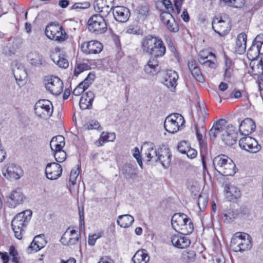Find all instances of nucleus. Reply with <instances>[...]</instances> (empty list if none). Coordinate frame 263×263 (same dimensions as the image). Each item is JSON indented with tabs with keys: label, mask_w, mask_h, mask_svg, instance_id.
<instances>
[{
	"label": "nucleus",
	"mask_w": 263,
	"mask_h": 263,
	"mask_svg": "<svg viewBox=\"0 0 263 263\" xmlns=\"http://www.w3.org/2000/svg\"><path fill=\"white\" fill-rule=\"evenodd\" d=\"M174 229L181 234H190L194 230L193 223L187 216L183 213L175 214L171 220Z\"/></svg>",
	"instance_id": "nucleus-1"
},
{
	"label": "nucleus",
	"mask_w": 263,
	"mask_h": 263,
	"mask_svg": "<svg viewBox=\"0 0 263 263\" xmlns=\"http://www.w3.org/2000/svg\"><path fill=\"white\" fill-rule=\"evenodd\" d=\"M32 214L31 210H25L17 214L12 219L11 226L15 236L18 239L22 238V233L30 220Z\"/></svg>",
	"instance_id": "nucleus-2"
},
{
	"label": "nucleus",
	"mask_w": 263,
	"mask_h": 263,
	"mask_svg": "<svg viewBox=\"0 0 263 263\" xmlns=\"http://www.w3.org/2000/svg\"><path fill=\"white\" fill-rule=\"evenodd\" d=\"M215 170L223 176H233L236 173V165L232 160L225 155L215 157L213 161Z\"/></svg>",
	"instance_id": "nucleus-3"
},
{
	"label": "nucleus",
	"mask_w": 263,
	"mask_h": 263,
	"mask_svg": "<svg viewBox=\"0 0 263 263\" xmlns=\"http://www.w3.org/2000/svg\"><path fill=\"white\" fill-rule=\"evenodd\" d=\"M230 246L236 252L247 251L252 247L251 237L248 234L237 232L232 237Z\"/></svg>",
	"instance_id": "nucleus-4"
},
{
	"label": "nucleus",
	"mask_w": 263,
	"mask_h": 263,
	"mask_svg": "<svg viewBox=\"0 0 263 263\" xmlns=\"http://www.w3.org/2000/svg\"><path fill=\"white\" fill-rule=\"evenodd\" d=\"M184 123L185 120L181 115L174 113L166 117L164 127L166 132H178L183 129Z\"/></svg>",
	"instance_id": "nucleus-5"
},
{
	"label": "nucleus",
	"mask_w": 263,
	"mask_h": 263,
	"mask_svg": "<svg viewBox=\"0 0 263 263\" xmlns=\"http://www.w3.org/2000/svg\"><path fill=\"white\" fill-rule=\"evenodd\" d=\"M87 27L90 32L95 34L104 33L107 29L105 19L95 14L89 19Z\"/></svg>",
	"instance_id": "nucleus-6"
},
{
	"label": "nucleus",
	"mask_w": 263,
	"mask_h": 263,
	"mask_svg": "<svg viewBox=\"0 0 263 263\" xmlns=\"http://www.w3.org/2000/svg\"><path fill=\"white\" fill-rule=\"evenodd\" d=\"M34 112L39 118L46 120L51 116L53 112L52 103L48 100H41L34 105Z\"/></svg>",
	"instance_id": "nucleus-7"
},
{
	"label": "nucleus",
	"mask_w": 263,
	"mask_h": 263,
	"mask_svg": "<svg viewBox=\"0 0 263 263\" xmlns=\"http://www.w3.org/2000/svg\"><path fill=\"white\" fill-rule=\"evenodd\" d=\"M45 34L49 39L59 42H62L67 38V34L62 27L53 23L47 26Z\"/></svg>",
	"instance_id": "nucleus-8"
},
{
	"label": "nucleus",
	"mask_w": 263,
	"mask_h": 263,
	"mask_svg": "<svg viewBox=\"0 0 263 263\" xmlns=\"http://www.w3.org/2000/svg\"><path fill=\"white\" fill-rule=\"evenodd\" d=\"M3 176L9 180H18L24 175L22 167L14 163L6 165L2 170Z\"/></svg>",
	"instance_id": "nucleus-9"
},
{
	"label": "nucleus",
	"mask_w": 263,
	"mask_h": 263,
	"mask_svg": "<svg viewBox=\"0 0 263 263\" xmlns=\"http://www.w3.org/2000/svg\"><path fill=\"white\" fill-rule=\"evenodd\" d=\"M239 146L249 153H256L261 149V146L254 138L245 136L239 140Z\"/></svg>",
	"instance_id": "nucleus-10"
},
{
	"label": "nucleus",
	"mask_w": 263,
	"mask_h": 263,
	"mask_svg": "<svg viewBox=\"0 0 263 263\" xmlns=\"http://www.w3.org/2000/svg\"><path fill=\"white\" fill-rule=\"evenodd\" d=\"M47 82L45 87L52 95L58 96L63 92V83L58 77L52 76L47 80Z\"/></svg>",
	"instance_id": "nucleus-11"
},
{
	"label": "nucleus",
	"mask_w": 263,
	"mask_h": 263,
	"mask_svg": "<svg viewBox=\"0 0 263 263\" xmlns=\"http://www.w3.org/2000/svg\"><path fill=\"white\" fill-rule=\"evenodd\" d=\"M81 48L82 52L86 54H97L103 50V46L99 41H91L83 43Z\"/></svg>",
	"instance_id": "nucleus-12"
},
{
	"label": "nucleus",
	"mask_w": 263,
	"mask_h": 263,
	"mask_svg": "<svg viewBox=\"0 0 263 263\" xmlns=\"http://www.w3.org/2000/svg\"><path fill=\"white\" fill-rule=\"evenodd\" d=\"M26 197L21 189H17L11 192L7 199L8 206L10 208H15L17 205L22 204Z\"/></svg>",
	"instance_id": "nucleus-13"
},
{
	"label": "nucleus",
	"mask_w": 263,
	"mask_h": 263,
	"mask_svg": "<svg viewBox=\"0 0 263 263\" xmlns=\"http://www.w3.org/2000/svg\"><path fill=\"white\" fill-rule=\"evenodd\" d=\"M172 157L170 149L167 145L163 144L160 146L158 161L163 168L166 169L170 166Z\"/></svg>",
	"instance_id": "nucleus-14"
},
{
	"label": "nucleus",
	"mask_w": 263,
	"mask_h": 263,
	"mask_svg": "<svg viewBox=\"0 0 263 263\" xmlns=\"http://www.w3.org/2000/svg\"><path fill=\"white\" fill-rule=\"evenodd\" d=\"M62 173V166L58 163L51 162L47 164L45 173L48 179L55 180L61 176Z\"/></svg>",
	"instance_id": "nucleus-15"
},
{
	"label": "nucleus",
	"mask_w": 263,
	"mask_h": 263,
	"mask_svg": "<svg viewBox=\"0 0 263 263\" xmlns=\"http://www.w3.org/2000/svg\"><path fill=\"white\" fill-rule=\"evenodd\" d=\"M113 15L117 21L125 23L128 20L130 12L129 9L127 7L118 6L113 8Z\"/></svg>",
	"instance_id": "nucleus-16"
},
{
	"label": "nucleus",
	"mask_w": 263,
	"mask_h": 263,
	"mask_svg": "<svg viewBox=\"0 0 263 263\" xmlns=\"http://www.w3.org/2000/svg\"><path fill=\"white\" fill-rule=\"evenodd\" d=\"M79 233L74 230L68 229L61 238V242L64 245H73L79 240Z\"/></svg>",
	"instance_id": "nucleus-17"
},
{
	"label": "nucleus",
	"mask_w": 263,
	"mask_h": 263,
	"mask_svg": "<svg viewBox=\"0 0 263 263\" xmlns=\"http://www.w3.org/2000/svg\"><path fill=\"white\" fill-rule=\"evenodd\" d=\"M95 97V93L91 91L83 93L79 101L80 108L83 110L91 109Z\"/></svg>",
	"instance_id": "nucleus-18"
},
{
	"label": "nucleus",
	"mask_w": 263,
	"mask_h": 263,
	"mask_svg": "<svg viewBox=\"0 0 263 263\" xmlns=\"http://www.w3.org/2000/svg\"><path fill=\"white\" fill-rule=\"evenodd\" d=\"M27 60L32 65L36 67L45 66L46 62L44 57L40 53L32 51L27 55Z\"/></svg>",
	"instance_id": "nucleus-19"
},
{
	"label": "nucleus",
	"mask_w": 263,
	"mask_h": 263,
	"mask_svg": "<svg viewBox=\"0 0 263 263\" xmlns=\"http://www.w3.org/2000/svg\"><path fill=\"white\" fill-rule=\"evenodd\" d=\"M94 8L96 12L99 13V14H96V15H100L103 18L107 16L110 11H112L113 12V8L114 7L111 6V7L107 5H103V0H96L94 3Z\"/></svg>",
	"instance_id": "nucleus-20"
},
{
	"label": "nucleus",
	"mask_w": 263,
	"mask_h": 263,
	"mask_svg": "<svg viewBox=\"0 0 263 263\" xmlns=\"http://www.w3.org/2000/svg\"><path fill=\"white\" fill-rule=\"evenodd\" d=\"M47 241H46L44 234H40L36 236L29 247L28 248V252L30 253L32 251L37 252L44 248Z\"/></svg>",
	"instance_id": "nucleus-21"
},
{
	"label": "nucleus",
	"mask_w": 263,
	"mask_h": 263,
	"mask_svg": "<svg viewBox=\"0 0 263 263\" xmlns=\"http://www.w3.org/2000/svg\"><path fill=\"white\" fill-rule=\"evenodd\" d=\"M178 75L175 71L169 70L167 71L165 77L164 84L172 91H174L177 86Z\"/></svg>",
	"instance_id": "nucleus-22"
},
{
	"label": "nucleus",
	"mask_w": 263,
	"mask_h": 263,
	"mask_svg": "<svg viewBox=\"0 0 263 263\" xmlns=\"http://www.w3.org/2000/svg\"><path fill=\"white\" fill-rule=\"evenodd\" d=\"M165 51L166 48L163 41L158 38L149 54L152 56V58L157 59L159 57H163L165 53Z\"/></svg>",
	"instance_id": "nucleus-23"
},
{
	"label": "nucleus",
	"mask_w": 263,
	"mask_h": 263,
	"mask_svg": "<svg viewBox=\"0 0 263 263\" xmlns=\"http://www.w3.org/2000/svg\"><path fill=\"white\" fill-rule=\"evenodd\" d=\"M144 71L147 74L152 76L158 73L160 71L158 60L154 58H151L144 66Z\"/></svg>",
	"instance_id": "nucleus-24"
},
{
	"label": "nucleus",
	"mask_w": 263,
	"mask_h": 263,
	"mask_svg": "<svg viewBox=\"0 0 263 263\" xmlns=\"http://www.w3.org/2000/svg\"><path fill=\"white\" fill-rule=\"evenodd\" d=\"M224 191L226 197L229 201L238 199L241 195L239 189L231 184L224 185Z\"/></svg>",
	"instance_id": "nucleus-25"
},
{
	"label": "nucleus",
	"mask_w": 263,
	"mask_h": 263,
	"mask_svg": "<svg viewBox=\"0 0 263 263\" xmlns=\"http://www.w3.org/2000/svg\"><path fill=\"white\" fill-rule=\"evenodd\" d=\"M185 235H175L172 238V242L176 248L184 249L189 247L191 243L189 238Z\"/></svg>",
	"instance_id": "nucleus-26"
},
{
	"label": "nucleus",
	"mask_w": 263,
	"mask_h": 263,
	"mask_svg": "<svg viewBox=\"0 0 263 263\" xmlns=\"http://www.w3.org/2000/svg\"><path fill=\"white\" fill-rule=\"evenodd\" d=\"M157 39L158 37L151 35L145 36L141 42L142 49L143 52L149 54Z\"/></svg>",
	"instance_id": "nucleus-27"
},
{
	"label": "nucleus",
	"mask_w": 263,
	"mask_h": 263,
	"mask_svg": "<svg viewBox=\"0 0 263 263\" xmlns=\"http://www.w3.org/2000/svg\"><path fill=\"white\" fill-rule=\"evenodd\" d=\"M122 172L126 179L134 180L138 177L136 168L131 163L125 164L122 167Z\"/></svg>",
	"instance_id": "nucleus-28"
},
{
	"label": "nucleus",
	"mask_w": 263,
	"mask_h": 263,
	"mask_svg": "<svg viewBox=\"0 0 263 263\" xmlns=\"http://www.w3.org/2000/svg\"><path fill=\"white\" fill-rule=\"evenodd\" d=\"M188 67L192 74V76L196 80L199 82H203L204 81L203 77L195 60H192L189 62L188 63Z\"/></svg>",
	"instance_id": "nucleus-29"
},
{
	"label": "nucleus",
	"mask_w": 263,
	"mask_h": 263,
	"mask_svg": "<svg viewBox=\"0 0 263 263\" xmlns=\"http://www.w3.org/2000/svg\"><path fill=\"white\" fill-rule=\"evenodd\" d=\"M134 263H147L149 260L147 251L145 249L139 250L132 258Z\"/></svg>",
	"instance_id": "nucleus-30"
},
{
	"label": "nucleus",
	"mask_w": 263,
	"mask_h": 263,
	"mask_svg": "<svg viewBox=\"0 0 263 263\" xmlns=\"http://www.w3.org/2000/svg\"><path fill=\"white\" fill-rule=\"evenodd\" d=\"M255 127V122L250 118H246L240 123L238 132H253Z\"/></svg>",
	"instance_id": "nucleus-31"
},
{
	"label": "nucleus",
	"mask_w": 263,
	"mask_h": 263,
	"mask_svg": "<svg viewBox=\"0 0 263 263\" xmlns=\"http://www.w3.org/2000/svg\"><path fill=\"white\" fill-rule=\"evenodd\" d=\"M221 139L226 144L232 146L236 143L238 139V133H223Z\"/></svg>",
	"instance_id": "nucleus-32"
},
{
	"label": "nucleus",
	"mask_w": 263,
	"mask_h": 263,
	"mask_svg": "<svg viewBox=\"0 0 263 263\" xmlns=\"http://www.w3.org/2000/svg\"><path fill=\"white\" fill-rule=\"evenodd\" d=\"M65 144V138L63 136L58 135L52 138L50 143V147L52 151L63 148Z\"/></svg>",
	"instance_id": "nucleus-33"
},
{
	"label": "nucleus",
	"mask_w": 263,
	"mask_h": 263,
	"mask_svg": "<svg viewBox=\"0 0 263 263\" xmlns=\"http://www.w3.org/2000/svg\"><path fill=\"white\" fill-rule=\"evenodd\" d=\"M134 221V217L129 214L120 215L118 217L117 219L118 224L121 227L124 228L130 227Z\"/></svg>",
	"instance_id": "nucleus-34"
},
{
	"label": "nucleus",
	"mask_w": 263,
	"mask_h": 263,
	"mask_svg": "<svg viewBox=\"0 0 263 263\" xmlns=\"http://www.w3.org/2000/svg\"><path fill=\"white\" fill-rule=\"evenodd\" d=\"M247 35L244 33H240L236 39L237 51L239 53L245 52L246 48Z\"/></svg>",
	"instance_id": "nucleus-35"
},
{
	"label": "nucleus",
	"mask_w": 263,
	"mask_h": 263,
	"mask_svg": "<svg viewBox=\"0 0 263 263\" xmlns=\"http://www.w3.org/2000/svg\"><path fill=\"white\" fill-rule=\"evenodd\" d=\"M115 139V133H102L100 138L95 142V144L97 146H101L103 143L114 141Z\"/></svg>",
	"instance_id": "nucleus-36"
},
{
	"label": "nucleus",
	"mask_w": 263,
	"mask_h": 263,
	"mask_svg": "<svg viewBox=\"0 0 263 263\" xmlns=\"http://www.w3.org/2000/svg\"><path fill=\"white\" fill-rule=\"evenodd\" d=\"M194 129L195 132H207L205 127V116H200L198 115L197 121H194Z\"/></svg>",
	"instance_id": "nucleus-37"
},
{
	"label": "nucleus",
	"mask_w": 263,
	"mask_h": 263,
	"mask_svg": "<svg viewBox=\"0 0 263 263\" xmlns=\"http://www.w3.org/2000/svg\"><path fill=\"white\" fill-rule=\"evenodd\" d=\"M237 211L233 209H228L223 211V221L226 223H230L238 218Z\"/></svg>",
	"instance_id": "nucleus-38"
},
{
	"label": "nucleus",
	"mask_w": 263,
	"mask_h": 263,
	"mask_svg": "<svg viewBox=\"0 0 263 263\" xmlns=\"http://www.w3.org/2000/svg\"><path fill=\"white\" fill-rule=\"evenodd\" d=\"M227 121L224 119H220L214 123L212 127L209 132H212L214 130L215 132H223L226 130V126Z\"/></svg>",
	"instance_id": "nucleus-39"
},
{
	"label": "nucleus",
	"mask_w": 263,
	"mask_h": 263,
	"mask_svg": "<svg viewBox=\"0 0 263 263\" xmlns=\"http://www.w3.org/2000/svg\"><path fill=\"white\" fill-rule=\"evenodd\" d=\"M145 154L148 158L147 161L153 160L155 162H157L159 155V147L156 149L154 148L153 146H151L146 152Z\"/></svg>",
	"instance_id": "nucleus-40"
},
{
	"label": "nucleus",
	"mask_w": 263,
	"mask_h": 263,
	"mask_svg": "<svg viewBox=\"0 0 263 263\" xmlns=\"http://www.w3.org/2000/svg\"><path fill=\"white\" fill-rule=\"evenodd\" d=\"M55 161L58 163L63 162L66 158V153L63 148L52 150Z\"/></svg>",
	"instance_id": "nucleus-41"
},
{
	"label": "nucleus",
	"mask_w": 263,
	"mask_h": 263,
	"mask_svg": "<svg viewBox=\"0 0 263 263\" xmlns=\"http://www.w3.org/2000/svg\"><path fill=\"white\" fill-rule=\"evenodd\" d=\"M84 130H101L102 128L97 120H91L88 123L85 124L83 126Z\"/></svg>",
	"instance_id": "nucleus-42"
},
{
	"label": "nucleus",
	"mask_w": 263,
	"mask_h": 263,
	"mask_svg": "<svg viewBox=\"0 0 263 263\" xmlns=\"http://www.w3.org/2000/svg\"><path fill=\"white\" fill-rule=\"evenodd\" d=\"M90 68V66L87 63H78L74 68V75L78 77L80 73Z\"/></svg>",
	"instance_id": "nucleus-43"
},
{
	"label": "nucleus",
	"mask_w": 263,
	"mask_h": 263,
	"mask_svg": "<svg viewBox=\"0 0 263 263\" xmlns=\"http://www.w3.org/2000/svg\"><path fill=\"white\" fill-rule=\"evenodd\" d=\"M225 22L224 21L216 18L212 22V28L215 32L221 34L220 31L222 30V28Z\"/></svg>",
	"instance_id": "nucleus-44"
},
{
	"label": "nucleus",
	"mask_w": 263,
	"mask_h": 263,
	"mask_svg": "<svg viewBox=\"0 0 263 263\" xmlns=\"http://www.w3.org/2000/svg\"><path fill=\"white\" fill-rule=\"evenodd\" d=\"M204 51H201L199 53V62L202 64L208 65V66L212 67L214 65V63L211 60H207L208 55H206Z\"/></svg>",
	"instance_id": "nucleus-45"
},
{
	"label": "nucleus",
	"mask_w": 263,
	"mask_h": 263,
	"mask_svg": "<svg viewBox=\"0 0 263 263\" xmlns=\"http://www.w3.org/2000/svg\"><path fill=\"white\" fill-rule=\"evenodd\" d=\"M208 198L205 195H200L198 199V205L200 211H204L206 207Z\"/></svg>",
	"instance_id": "nucleus-46"
},
{
	"label": "nucleus",
	"mask_w": 263,
	"mask_h": 263,
	"mask_svg": "<svg viewBox=\"0 0 263 263\" xmlns=\"http://www.w3.org/2000/svg\"><path fill=\"white\" fill-rule=\"evenodd\" d=\"M14 76L16 81H22L27 76V73L25 69L22 68H17L16 70H14Z\"/></svg>",
	"instance_id": "nucleus-47"
},
{
	"label": "nucleus",
	"mask_w": 263,
	"mask_h": 263,
	"mask_svg": "<svg viewBox=\"0 0 263 263\" xmlns=\"http://www.w3.org/2000/svg\"><path fill=\"white\" fill-rule=\"evenodd\" d=\"M95 78V75L94 73L90 72L87 77L84 79V80L80 84L83 86L85 88L87 89L89 86L92 83Z\"/></svg>",
	"instance_id": "nucleus-48"
},
{
	"label": "nucleus",
	"mask_w": 263,
	"mask_h": 263,
	"mask_svg": "<svg viewBox=\"0 0 263 263\" xmlns=\"http://www.w3.org/2000/svg\"><path fill=\"white\" fill-rule=\"evenodd\" d=\"M182 256L183 259L188 262H193L196 257V253L194 251L191 250L189 251L184 252Z\"/></svg>",
	"instance_id": "nucleus-49"
},
{
	"label": "nucleus",
	"mask_w": 263,
	"mask_h": 263,
	"mask_svg": "<svg viewBox=\"0 0 263 263\" xmlns=\"http://www.w3.org/2000/svg\"><path fill=\"white\" fill-rule=\"evenodd\" d=\"M79 174V167L76 170H71L69 177V186H73L75 184L76 179Z\"/></svg>",
	"instance_id": "nucleus-50"
},
{
	"label": "nucleus",
	"mask_w": 263,
	"mask_h": 263,
	"mask_svg": "<svg viewBox=\"0 0 263 263\" xmlns=\"http://www.w3.org/2000/svg\"><path fill=\"white\" fill-rule=\"evenodd\" d=\"M190 146V143L185 140H182L178 143L177 149L181 153L185 154Z\"/></svg>",
	"instance_id": "nucleus-51"
},
{
	"label": "nucleus",
	"mask_w": 263,
	"mask_h": 263,
	"mask_svg": "<svg viewBox=\"0 0 263 263\" xmlns=\"http://www.w3.org/2000/svg\"><path fill=\"white\" fill-rule=\"evenodd\" d=\"M160 17L161 21L165 26L168 24L171 20L174 19L170 12H163L161 13Z\"/></svg>",
	"instance_id": "nucleus-52"
},
{
	"label": "nucleus",
	"mask_w": 263,
	"mask_h": 263,
	"mask_svg": "<svg viewBox=\"0 0 263 263\" xmlns=\"http://www.w3.org/2000/svg\"><path fill=\"white\" fill-rule=\"evenodd\" d=\"M263 44V34H260L256 36V37L254 40L252 46H254L256 45L258 52L260 51V49L261 47V45Z\"/></svg>",
	"instance_id": "nucleus-53"
},
{
	"label": "nucleus",
	"mask_w": 263,
	"mask_h": 263,
	"mask_svg": "<svg viewBox=\"0 0 263 263\" xmlns=\"http://www.w3.org/2000/svg\"><path fill=\"white\" fill-rule=\"evenodd\" d=\"M165 26L170 32H176L179 30L178 25L175 22V19L171 20Z\"/></svg>",
	"instance_id": "nucleus-54"
},
{
	"label": "nucleus",
	"mask_w": 263,
	"mask_h": 263,
	"mask_svg": "<svg viewBox=\"0 0 263 263\" xmlns=\"http://www.w3.org/2000/svg\"><path fill=\"white\" fill-rule=\"evenodd\" d=\"M126 32L129 34H139L141 33V30L138 25H130L128 26Z\"/></svg>",
	"instance_id": "nucleus-55"
},
{
	"label": "nucleus",
	"mask_w": 263,
	"mask_h": 263,
	"mask_svg": "<svg viewBox=\"0 0 263 263\" xmlns=\"http://www.w3.org/2000/svg\"><path fill=\"white\" fill-rule=\"evenodd\" d=\"M53 61L55 63H57V64L61 68H66L69 65L68 61L65 58H61L60 56L58 57V60H55L54 59Z\"/></svg>",
	"instance_id": "nucleus-56"
},
{
	"label": "nucleus",
	"mask_w": 263,
	"mask_h": 263,
	"mask_svg": "<svg viewBox=\"0 0 263 263\" xmlns=\"http://www.w3.org/2000/svg\"><path fill=\"white\" fill-rule=\"evenodd\" d=\"M9 251L10 255L12 257V262L14 263H18L19 261L18 258V253L15 247L13 246H11L9 248Z\"/></svg>",
	"instance_id": "nucleus-57"
},
{
	"label": "nucleus",
	"mask_w": 263,
	"mask_h": 263,
	"mask_svg": "<svg viewBox=\"0 0 263 263\" xmlns=\"http://www.w3.org/2000/svg\"><path fill=\"white\" fill-rule=\"evenodd\" d=\"M133 156L137 160V162L141 167V168H142L143 164L142 158L140 156V152L138 147H135L134 148Z\"/></svg>",
	"instance_id": "nucleus-58"
},
{
	"label": "nucleus",
	"mask_w": 263,
	"mask_h": 263,
	"mask_svg": "<svg viewBox=\"0 0 263 263\" xmlns=\"http://www.w3.org/2000/svg\"><path fill=\"white\" fill-rule=\"evenodd\" d=\"M237 211V215L238 217H242L246 216H248L249 213L248 209L245 206L241 207L238 210H236Z\"/></svg>",
	"instance_id": "nucleus-59"
},
{
	"label": "nucleus",
	"mask_w": 263,
	"mask_h": 263,
	"mask_svg": "<svg viewBox=\"0 0 263 263\" xmlns=\"http://www.w3.org/2000/svg\"><path fill=\"white\" fill-rule=\"evenodd\" d=\"M86 89H87L83 87V86L81 84H79V85L73 90L72 93L76 96H80V95H82Z\"/></svg>",
	"instance_id": "nucleus-60"
},
{
	"label": "nucleus",
	"mask_w": 263,
	"mask_h": 263,
	"mask_svg": "<svg viewBox=\"0 0 263 263\" xmlns=\"http://www.w3.org/2000/svg\"><path fill=\"white\" fill-rule=\"evenodd\" d=\"M185 154H186L188 158L190 159H194L197 156V152L196 150L191 148L190 146Z\"/></svg>",
	"instance_id": "nucleus-61"
},
{
	"label": "nucleus",
	"mask_w": 263,
	"mask_h": 263,
	"mask_svg": "<svg viewBox=\"0 0 263 263\" xmlns=\"http://www.w3.org/2000/svg\"><path fill=\"white\" fill-rule=\"evenodd\" d=\"M245 0H232L230 6L235 8H240L245 4Z\"/></svg>",
	"instance_id": "nucleus-62"
},
{
	"label": "nucleus",
	"mask_w": 263,
	"mask_h": 263,
	"mask_svg": "<svg viewBox=\"0 0 263 263\" xmlns=\"http://www.w3.org/2000/svg\"><path fill=\"white\" fill-rule=\"evenodd\" d=\"M100 237V235H97V234H93L91 236H89L88 237V243L90 246H93L95 244L96 241L97 239Z\"/></svg>",
	"instance_id": "nucleus-63"
},
{
	"label": "nucleus",
	"mask_w": 263,
	"mask_h": 263,
	"mask_svg": "<svg viewBox=\"0 0 263 263\" xmlns=\"http://www.w3.org/2000/svg\"><path fill=\"white\" fill-rule=\"evenodd\" d=\"M56 128H54V130H59L60 132L66 131V129L63 125V122L61 120H59L55 123V125Z\"/></svg>",
	"instance_id": "nucleus-64"
}]
</instances>
